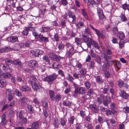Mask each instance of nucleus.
Masks as SVG:
<instances>
[{
	"label": "nucleus",
	"mask_w": 129,
	"mask_h": 129,
	"mask_svg": "<svg viewBox=\"0 0 129 129\" xmlns=\"http://www.w3.org/2000/svg\"><path fill=\"white\" fill-rule=\"evenodd\" d=\"M105 77L107 78H109L110 76L109 73L107 71L105 72Z\"/></svg>",
	"instance_id": "obj_62"
},
{
	"label": "nucleus",
	"mask_w": 129,
	"mask_h": 129,
	"mask_svg": "<svg viewBox=\"0 0 129 129\" xmlns=\"http://www.w3.org/2000/svg\"><path fill=\"white\" fill-rule=\"evenodd\" d=\"M29 82L31 84L32 87L34 91H36L39 89L40 88L41 86L38 82L37 79L35 77L33 76L30 79Z\"/></svg>",
	"instance_id": "obj_1"
},
{
	"label": "nucleus",
	"mask_w": 129,
	"mask_h": 129,
	"mask_svg": "<svg viewBox=\"0 0 129 129\" xmlns=\"http://www.w3.org/2000/svg\"><path fill=\"white\" fill-rule=\"evenodd\" d=\"M27 100L26 98H23L21 100V101L23 103H26L27 101Z\"/></svg>",
	"instance_id": "obj_59"
},
{
	"label": "nucleus",
	"mask_w": 129,
	"mask_h": 129,
	"mask_svg": "<svg viewBox=\"0 0 129 129\" xmlns=\"http://www.w3.org/2000/svg\"><path fill=\"white\" fill-rule=\"evenodd\" d=\"M84 84L86 87L88 89H89L90 88V84L89 82H86Z\"/></svg>",
	"instance_id": "obj_47"
},
{
	"label": "nucleus",
	"mask_w": 129,
	"mask_h": 129,
	"mask_svg": "<svg viewBox=\"0 0 129 129\" xmlns=\"http://www.w3.org/2000/svg\"><path fill=\"white\" fill-rule=\"evenodd\" d=\"M6 83L4 80H1L0 81V86L1 87H3L6 86Z\"/></svg>",
	"instance_id": "obj_36"
},
{
	"label": "nucleus",
	"mask_w": 129,
	"mask_h": 129,
	"mask_svg": "<svg viewBox=\"0 0 129 129\" xmlns=\"http://www.w3.org/2000/svg\"><path fill=\"white\" fill-rule=\"evenodd\" d=\"M17 80L19 83H18V84H19V85H21L23 84V82L22 81V79L20 77H18L17 79Z\"/></svg>",
	"instance_id": "obj_41"
},
{
	"label": "nucleus",
	"mask_w": 129,
	"mask_h": 129,
	"mask_svg": "<svg viewBox=\"0 0 129 129\" xmlns=\"http://www.w3.org/2000/svg\"><path fill=\"white\" fill-rule=\"evenodd\" d=\"M54 38L56 41H58L59 39L58 35L57 34H55L54 36Z\"/></svg>",
	"instance_id": "obj_63"
},
{
	"label": "nucleus",
	"mask_w": 129,
	"mask_h": 129,
	"mask_svg": "<svg viewBox=\"0 0 129 129\" xmlns=\"http://www.w3.org/2000/svg\"><path fill=\"white\" fill-rule=\"evenodd\" d=\"M124 43L123 41H120L119 43V47L120 48H122L123 47Z\"/></svg>",
	"instance_id": "obj_49"
},
{
	"label": "nucleus",
	"mask_w": 129,
	"mask_h": 129,
	"mask_svg": "<svg viewBox=\"0 0 129 129\" xmlns=\"http://www.w3.org/2000/svg\"><path fill=\"white\" fill-rule=\"evenodd\" d=\"M39 37L42 42H48L49 41L48 38L44 37L41 35H39Z\"/></svg>",
	"instance_id": "obj_17"
},
{
	"label": "nucleus",
	"mask_w": 129,
	"mask_h": 129,
	"mask_svg": "<svg viewBox=\"0 0 129 129\" xmlns=\"http://www.w3.org/2000/svg\"><path fill=\"white\" fill-rule=\"evenodd\" d=\"M63 104L66 106H71V103L69 102L68 99L66 100L63 103Z\"/></svg>",
	"instance_id": "obj_32"
},
{
	"label": "nucleus",
	"mask_w": 129,
	"mask_h": 129,
	"mask_svg": "<svg viewBox=\"0 0 129 129\" xmlns=\"http://www.w3.org/2000/svg\"><path fill=\"white\" fill-rule=\"evenodd\" d=\"M57 76L55 74H53L47 77V81L49 82L54 80L57 78Z\"/></svg>",
	"instance_id": "obj_6"
},
{
	"label": "nucleus",
	"mask_w": 129,
	"mask_h": 129,
	"mask_svg": "<svg viewBox=\"0 0 129 129\" xmlns=\"http://www.w3.org/2000/svg\"><path fill=\"white\" fill-rule=\"evenodd\" d=\"M121 19L122 21H126L127 19L123 14H122L121 15Z\"/></svg>",
	"instance_id": "obj_44"
},
{
	"label": "nucleus",
	"mask_w": 129,
	"mask_h": 129,
	"mask_svg": "<svg viewBox=\"0 0 129 129\" xmlns=\"http://www.w3.org/2000/svg\"><path fill=\"white\" fill-rule=\"evenodd\" d=\"M96 81L98 83L101 82L102 81L101 78L100 76H98L96 79Z\"/></svg>",
	"instance_id": "obj_54"
},
{
	"label": "nucleus",
	"mask_w": 129,
	"mask_h": 129,
	"mask_svg": "<svg viewBox=\"0 0 129 129\" xmlns=\"http://www.w3.org/2000/svg\"><path fill=\"white\" fill-rule=\"evenodd\" d=\"M123 110L126 113H129V107H125L123 108Z\"/></svg>",
	"instance_id": "obj_45"
},
{
	"label": "nucleus",
	"mask_w": 129,
	"mask_h": 129,
	"mask_svg": "<svg viewBox=\"0 0 129 129\" xmlns=\"http://www.w3.org/2000/svg\"><path fill=\"white\" fill-rule=\"evenodd\" d=\"M50 29L48 27H42L40 28L41 32H46L49 31Z\"/></svg>",
	"instance_id": "obj_29"
},
{
	"label": "nucleus",
	"mask_w": 129,
	"mask_h": 129,
	"mask_svg": "<svg viewBox=\"0 0 129 129\" xmlns=\"http://www.w3.org/2000/svg\"><path fill=\"white\" fill-rule=\"evenodd\" d=\"M3 69L5 71L7 72V73L3 74V72L0 70V76H3V77L5 78H9L12 76L11 74L9 73L11 72V70L9 68H6L5 69L3 68Z\"/></svg>",
	"instance_id": "obj_2"
},
{
	"label": "nucleus",
	"mask_w": 129,
	"mask_h": 129,
	"mask_svg": "<svg viewBox=\"0 0 129 129\" xmlns=\"http://www.w3.org/2000/svg\"><path fill=\"white\" fill-rule=\"evenodd\" d=\"M85 91V89L83 87H80L77 89L76 88V90L75 91V92L76 94L77 93L83 94Z\"/></svg>",
	"instance_id": "obj_9"
},
{
	"label": "nucleus",
	"mask_w": 129,
	"mask_h": 129,
	"mask_svg": "<svg viewBox=\"0 0 129 129\" xmlns=\"http://www.w3.org/2000/svg\"><path fill=\"white\" fill-rule=\"evenodd\" d=\"M49 93L51 100L52 101H54V93L52 90H50L49 91Z\"/></svg>",
	"instance_id": "obj_27"
},
{
	"label": "nucleus",
	"mask_w": 129,
	"mask_h": 129,
	"mask_svg": "<svg viewBox=\"0 0 129 129\" xmlns=\"http://www.w3.org/2000/svg\"><path fill=\"white\" fill-rule=\"evenodd\" d=\"M66 79L70 82H73V77L72 76H71L70 75L68 74V75L66 77Z\"/></svg>",
	"instance_id": "obj_37"
},
{
	"label": "nucleus",
	"mask_w": 129,
	"mask_h": 129,
	"mask_svg": "<svg viewBox=\"0 0 129 129\" xmlns=\"http://www.w3.org/2000/svg\"><path fill=\"white\" fill-rule=\"evenodd\" d=\"M39 126V124L38 122H33L31 125V129H36Z\"/></svg>",
	"instance_id": "obj_21"
},
{
	"label": "nucleus",
	"mask_w": 129,
	"mask_h": 129,
	"mask_svg": "<svg viewBox=\"0 0 129 129\" xmlns=\"http://www.w3.org/2000/svg\"><path fill=\"white\" fill-rule=\"evenodd\" d=\"M111 102V99L109 96H107L104 100L103 104L104 106H106Z\"/></svg>",
	"instance_id": "obj_12"
},
{
	"label": "nucleus",
	"mask_w": 129,
	"mask_h": 129,
	"mask_svg": "<svg viewBox=\"0 0 129 129\" xmlns=\"http://www.w3.org/2000/svg\"><path fill=\"white\" fill-rule=\"evenodd\" d=\"M96 60L99 63H100L101 62V59L100 57L98 56H97L96 57Z\"/></svg>",
	"instance_id": "obj_48"
},
{
	"label": "nucleus",
	"mask_w": 129,
	"mask_h": 129,
	"mask_svg": "<svg viewBox=\"0 0 129 129\" xmlns=\"http://www.w3.org/2000/svg\"><path fill=\"white\" fill-rule=\"evenodd\" d=\"M4 61L6 64L8 63H11L14 64L15 65H20L21 64L20 62L18 59L13 61L10 60L9 58H6Z\"/></svg>",
	"instance_id": "obj_3"
},
{
	"label": "nucleus",
	"mask_w": 129,
	"mask_h": 129,
	"mask_svg": "<svg viewBox=\"0 0 129 129\" xmlns=\"http://www.w3.org/2000/svg\"><path fill=\"white\" fill-rule=\"evenodd\" d=\"M74 120V118L73 116L71 117L68 120L70 124H73Z\"/></svg>",
	"instance_id": "obj_33"
},
{
	"label": "nucleus",
	"mask_w": 129,
	"mask_h": 129,
	"mask_svg": "<svg viewBox=\"0 0 129 129\" xmlns=\"http://www.w3.org/2000/svg\"><path fill=\"white\" fill-rule=\"evenodd\" d=\"M64 45L62 44H61L59 45L58 47L59 49L61 50L64 48Z\"/></svg>",
	"instance_id": "obj_57"
},
{
	"label": "nucleus",
	"mask_w": 129,
	"mask_h": 129,
	"mask_svg": "<svg viewBox=\"0 0 129 129\" xmlns=\"http://www.w3.org/2000/svg\"><path fill=\"white\" fill-rule=\"evenodd\" d=\"M119 95L122 98L125 99H127L129 96L128 94L123 90H121L120 91V92L119 93Z\"/></svg>",
	"instance_id": "obj_10"
},
{
	"label": "nucleus",
	"mask_w": 129,
	"mask_h": 129,
	"mask_svg": "<svg viewBox=\"0 0 129 129\" xmlns=\"http://www.w3.org/2000/svg\"><path fill=\"white\" fill-rule=\"evenodd\" d=\"M67 121V119L64 118L60 119V123L61 125L63 126L66 125Z\"/></svg>",
	"instance_id": "obj_23"
},
{
	"label": "nucleus",
	"mask_w": 129,
	"mask_h": 129,
	"mask_svg": "<svg viewBox=\"0 0 129 129\" xmlns=\"http://www.w3.org/2000/svg\"><path fill=\"white\" fill-rule=\"evenodd\" d=\"M14 93L18 96H21V93L17 89L15 90L14 91Z\"/></svg>",
	"instance_id": "obj_35"
},
{
	"label": "nucleus",
	"mask_w": 129,
	"mask_h": 129,
	"mask_svg": "<svg viewBox=\"0 0 129 129\" xmlns=\"http://www.w3.org/2000/svg\"><path fill=\"white\" fill-rule=\"evenodd\" d=\"M11 50V49L9 47H7L2 48L0 50V52L2 53H5Z\"/></svg>",
	"instance_id": "obj_22"
},
{
	"label": "nucleus",
	"mask_w": 129,
	"mask_h": 129,
	"mask_svg": "<svg viewBox=\"0 0 129 129\" xmlns=\"http://www.w3.org/2000/svg\"><path fill=\"white\" fill-rule=\"evenodd\" d=\"M71 48L70 49L69 51V55L70 56H72L75 52V51L74 50V48L71 46Z\"/></svg>",
	"instance_id": "obj_25"
},
{
	"label": "nucleus",
	"mask_w": 129,
	"mask_h": 129,
	"mask_svg": "<svg viewBox=\"0 0 129 129\" xmlns=\"http://www.w3.org/2000/svg\"><path fill=\"white\" fill-rule=\"evenodd\" d=\"M113 33L116 34L117 33L118 34V29L116 27L114 28L113 29Z\"/></svg>",
	"instance_id": "obj_58"
},
{
	"label": "nucleus",
	"mask_w": 129,
	"mask_h": 129,
	"mask_svg": "<svg viewBox=\"0 0 129 129\" xmlns=\"http://www.w3.org/2000/svg\"><path fill=\"white\" fill-rule=\"evenodd\" d=\"M118 84L120 87H121L123 85V83L120 80L118 81Z\"/></svg>",
	"instance_id": "obj_55"
},
{
	"label": "nucleus",
	"mask_w": 129,
	"mask_h": 129,
	"mask_svg": "<svg viewBox=\"0 0 129 129\" xmlns=\"http://www.w3.org/2000/svg\"><path fill=\"white\" fill-rule=\"evenodd\" d=\"M81 39L80 38H75V42L78 45L80 44L81 43Z\"/></svg>",
	"instance_id": "obj_42"
},
{
	"label": "nucleus",
	"mask_w": 129,
	"mask_h": 129,
	"mask_svg": "<svg viewBox=\"0 0 129 129\" xmlns=\"http://www.w3.org/2000/svg\"><path fill=\"white\" fill-rule=\"evenodd\" d=\"M94 63L93 61H91L89 64L88 66L90 68H94Z\"/></svg>",
	"instance_id": "obj_34"
},
{
	"label": "nucleus",
	"mask_w": 129,
	"mask_h": 129,
	"mask_svg": "<svg viewBox=\"0 0 129 129\" xmlns=\"http://www.w3.org/2000/svg\"><path fill=\"white\" fill-rule=\"evenodd\" d=\"M81 11L82 13V15H83L84 18L86 19H88V16L86 13L85 11L83 9H81Z\"/></svg>",
	"instance_id": "obj_28"
},
{
	"label": "nucleus",
	"mask_w": 129,
	"mask_h": 129,
	"mask_svg": "<svg viewBox=\"0 0 129 129\" xmlns=\"http://www.w3.org/2000/svg\"><path fill=\"white\" fill-rule=\"evenodd\" d=\"M25 28L28 31V30L31 31L34 29L33 27L31 26L26 27Z\"/></svg>",
	"instance_id": "obj_51"
},
{
	"label": "nucleus",
	"mask_w": 129,
	"mask_h": 129,
	"mask_svg": "<svg viewBox=\"0 0 129 129\" xmlns=\"http://www.w3.org/2000/svg\"><path fill=\"white\" fill-rule=\"evenodd\" d=\"M61 98L60 96L58 94L54 98V100L59 101Z\"/></svg>",
	"instance_id": "obj_46"
},
{
	"label": "nucleus",
	"mask_w": 129,
	"mask_h": 129,
	"mask_svg": "<svg viewBox=\"0 0 129 129\" xmlns=\"http://www.w3.org/2000/svg\"><path fill=\"white\" fill-rule=\"evenodd\" d=\"M94 46L95 47L96 49H99L100 48L99 46L98 43L95 41L92 40L91 44Z\"/></svg>",
	"instance_id": "obj_26"
},
{
	"label": "nucleus",
	"mask_w": 129,
	"mask_h": 129,
	"mask_svg": "<svg viewBox=\"0 0 129 129\" xmlns=\"http://www.w3.org/2000/svg\"><path fill=\"white\" fill-rule=\"evenodd\" d=\"M104 59L106 61L107 63L108 64H110V62H109V61H110V62H111V64L112 65L113 63V61H110V59H109V57L107 55H105L104 56Z\"/></svg>",
	"instance_id": "obj_20"
},
{
	"label": "nucleus",
	"mask_w": 129,
	"mask_h": 129,
	"mask_svg": "<svg viewBox=\"0 0 129 129\" xmlns=\"http://www.w3.org/2000/svg\"><path fill=\"white\" fill-rule=\"evenodd\" d=\"M117 37L120 40H123L125 38L124 33L122 31H120L117 34Z\"/></svg>",
	"instance_id": "obj_13"
},
{
	"label": "nucleus",
	"mask_w": 129,
	"mask_h": 129,
	"mask_svg": "<svg viewBox=\"0 0 129 129\" xmlns=\"http://www.w3.org/2000/svg\"><path fill=\"white\" fill-rule=\"evenodd\" d=\"M22 33L24 35L27 36L28 34V31L25 28L23 30Z\"/></svg>",
	"instance_id": "obj_50"
},
{
	"label": "nucleus",
	"mask_w": 129,
	"mask_h": 129,
	"mask_svg": "<svg viewBox=\"0 0 129 129\" xmlns=\"http://www.w3.org/2000/svg\"><path fill=\"white\" fill-rule=\"evenodd\" d=\"M52 67L55 70L58 69L61 67V65H59L57 62H55L53 64Z\"/></svg>",
	"instance_id": "obj_18"
},
{
	"label": "nucleus",
	"mask_w": 129,
	"mask_h": 129,
	"mask_svg": "<svg viewBox=\"0 0 129 129\" xmlns=\"http://www.w3.org/2000/svg\"><path fill=\"white\" fill-rule=\"evenodd\" d=\"M75 3L76 6L78 7H80V2L78 0H76L75 1Z\"/></svg>",
	"instance_id": "obj_60"
},
{
	"label": "nucleus",
	"mask_w": 129,
	"mask_h": 129,
	"mask_svg": "<svg viewBox=\"0 0 129 129\" xmlns=\"http://www.w3.org/2000/svg\"><path fill=\"white\" fill-rule=\"evenodd\" d=\"M61 2L62 4L64 6L68 4V2L67 0H61Z\"/></svg>",
	"instance_id": "obj_52"
},
{
	"label": "nucleus",
	"mask_w": 129,
	"mask_h": 129,
	"mask_svg": "<svg viewBox=\"0 0 129 129\" xmlns=\"http://www.w3.org/2000/svg\"><path fill=\"white\" fill-rule=\"evenodd\" d=\"M24 113L23 111H20L19 113V118L22 119L24 116Z\"/></svg>",
	"instance_id": "obj_38"
},
{
	"label": "nucleus",
	"mask_w": 129,
	"mask_h": 129,
	"mask_svg": "<svg viewBox=\"0 0 129 129\" xmlns=\"http://www.w3.org/2000/svg\"><path fill=\"white\" fill-rule=\"evenodd\" d=\"M20 90L22 91H28L30 90V88L28 86H21L19 87Z\"/></svg>",
	"instance_id": "obj_16"
},
{
	"label": "nucleus",
	"mask_w": 129,
	"mask_h": 129,
	"mask_svg": "<svg viewBox=\"0 0 129 129\" xmlns=\"http://www.w3.org/2000/svg\"><path fill=\"white\" fill-rule=\"evenodd\" d=\"M42 104L43 106L45 107H47L48 105V104L47 102H42Z\"/></svg>",
	"instance_id": "obj_61"
},
{
	"label": "nucleus",
	"mask_w": 129,
	"mask_h": 129,
	"mask_svg": "<svg viewBox=\"0 0 129 129\" xmlns=\"http://www.w3.org/2000/svg\"><path fill=\"white\" fill-rule=\"evenodd\" d=\"M93 92V90L92 89H89L88 91L87 94L88 95H90Z\"/></svg>",
	"instance_id": "obj_64"
},
{
	"label": "nucleus",
	"mask_w": 129,
	"mask_h": 129,
	"mask_svg": "<svg viewBox=\"0 0 129 129\" xmlns=\"http://www.w3.org/2000/svg\"><path fill=\"white\" fill-rule=\"evenodd\" d=\"M83 39L84 42L86 43L88 47L90 48L92 42L91 39L90 38L87 37L85 35L83 36Z\"/></svg>",
	"instance_id": "obj_4"
},
{
	"label": "nucleus",
	"mask_w": 129,
	"mask_h": 129,
	"mask_svg": "<svg viewBox=\"0 0 129 129\" xmlns=\"http://www.w3.org/2000/svg\"><path fill=\"white\" fill-rule=\"evenodd\" d=\"M28 65L31 68H34L37 67L38 64L35 60H32L29 62Z\"/></svg>",
	"instance_id": "obj_8"
},
{
	"label": "nucleus",
	"mask_w": 129,
	"mask_h": 129,
	"mask_svg": "<svg viewBox=\"0 0 129 129\" xmlns=\"http://www.w3.org/2000/svg\"><path fill=\"white\" fill-rule=\"evenodd\" d=\"M69 17L72 18V22L73 23H74L76 22V17L75 15L73 14V12H70L68 14Z\"/></svg>",
	"instance_id": "obj_15"
},
{
	"label": "nucleus",
	"mask_w": 129,
	"mask_h": 129,
	"mask_svg": "<svg viewBox=\"0 0 129 129\" xmlns=\"http://www.w3.org/2000/svg\"><path fill=\"white\" fill-rule=\"evenodd\" d=\"M43 52L42 50L38 49H33L30 51L31 55L36 57H38L39 55L42 54Z\"/></svg>",
	"instance_id": "obj_5"
},
{
	"label": "nucleus",
	"mask_w": 129,
	"mask_h": 129,
	"mask_svg": "<svg viewBox=\"0 0 129 129\" xmlns=\"http://www.w3.org/2000/svg\"><path fill=\"white\" fill-rule=\"evenodd\" d=\"M7 40L8 42H15L18 41V38L16 36H12L8 38Z\"/></svg>",
	"instance_id": "obj_11"
},
{
	"label": "nucleus",
	"mask_w": 129,
	"mask_h": 129,
	"mask_svg": "<svg viewBox=\"0 0 129 129\" xmlns=\"http://www.w3.org/2000/svg\"><path fill=\"white\" fill-rule=\"evenodd\" d=\"M84 25V23L81 22H79L76 24L77 28H80Z\"/></svg>",
	"instance_id": "obj_31"
},
{
	"label": "nucleus",
	"mask_w": 129,
	"mask_h": 129,
	"mask_svg": "<svg viewBox=\"0 0 129 129\" xmlns=\"http://www.w3.org/2000/svg\"><path fill=\"white\" fill-rule=\"evenodd\" d=\"M42 59L44 62H49V60L48 57L46 55H44L43 58Z\"/></svg>",
	"instance_id": "obj_39"
},
{
	"label": "nucleus",
	"mask_w": 129,
	"mask_h": 129,
	"mask_svg": "<svg viewBox=\"0 0 129 129\" xmlns=\"http://www.w3.org/2000/svg\"><path fill=\"white\" fill-rule=\"evenodd\" d=\"M49 56L51 59L55 61H57L58 59V57L52 53H50L49 54Z\"/></svg>",
	"instance_id": "obj_14"
},
{
	"label": "nucleus",
	"mask_w": 129,
	"mask_h": 129,
	"mask_svg": "<svg viewBox=\"0 0 129 129\" xmlns=\"http://www.w3.org/2000/svg\"><path fill=\"white\" fill-rule=\"evenodd\" d=\"M97 10L98 14L99 17V19H103L104 17V16L102 10L99 7L97 8Z\"/></svg>",
	"instance_id": "obj_7"
},
{
	"label": "nucleus",
	"mask_w": 129,
	"mask_h": 129,
	"mask_svg": "<svg viewBox=\"0 0 129 129\" xmlns=\"http://www.w3.org/2000/svg\"><path fill=\"white\" fill-rule=\"evenodd\" d=\"M122 8L125 11L127 10L129 12V5L125 3L122 4Z\"/></svg>",
	"instance_id": "obj_24"
},
{
	"label": "nucleus",
	"mask_w": 129,
	"mask_h": 129,
	"mask_svg": "<svg viewBox=\"0 0 129 129\" xmlns=\"http://www.w3.org/2000/svg\"><path fill=\"white\" fill-rule=\"evenodd\" d=\"M90 52V54L92 57L94 58L96 56V54L91 49Z\"/></svg>",
	"instance_id": "obj_43"
},
{
	"label": "nucleus",
	"mask_w": 129,
	"mask_h": 129,
	"mask_svg": "<svg viewBox=\"0 0 129 129\" xmlns=\"http://www.w3.org/2000/svg\"><path fill=\"white\" fill-rule=\"evenodd\" d=\"M6 123V119H2L1 123L3 126H5Z\"/></svg>",
	"instance_id": "obj_56"
},
{
	"label": "nucleus",
	"mask_w": 129,
	"mask_h": 129,
	"mask_svg": "<svg viewBox=\"0 0 129 129\" xmlns=\"http://www.w3.org/2000/svg\"><path fill=\"white\" fill-rule=\"evenodd\" d=\"M95 33L99 38H104L105 37L104 36L100 33L99 30H98Z\"/></svg>",
	"instance_id": "obj_30"
},
{
	"label": "nucleus",
	"mask_w": 129,
	"mask_h": 129,
	"mask_svg": "<svg viewBox=\"0 0 129 129\" xmlns=\"http://www.w3.org/2000/svg\"><path fill=\"white\" fill-rule=\"evenodd\" d=\"M6 93L7 94H8V95L11 94V89H6Z\"/></svg>",
	"instance_id": "obj_53"
},
{
	"label": "nucleus",
	"mask_w": 129,
	"mask_h": 129,
	"mask_svg": "<svg viewBox=\"0 0 129 129\" xmlns=\"http://www.w3.org/2000/svg\"><path fill=\"white\" fill-rule=\"evenodd\" d=\"M41 77L43 81H47V77L46 76V75H42Z\"/></svg>",
	"instance_id": "obj_40"
},
{
	"label": "nucleus",
	"mask_w": 129,
	"mask_h": 129,
	"mask_svg": "<svg viewBox=\"0 0 129 129\" xmlns=\"http://www.w3.org/2000/svg\"><path fill=\"white\" fill-rule=\"evenodd\" d=\"M115 68L117 72L121 68V64L119 62L116 61V64L115 65Z\"/></svg>",
	"instance_id": "obj_19"
}]
</instances>
